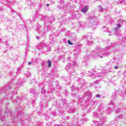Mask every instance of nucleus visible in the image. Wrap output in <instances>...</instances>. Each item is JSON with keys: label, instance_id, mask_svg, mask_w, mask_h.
<instances>
[{"label": "nucleus", "instance_id": "1", "mask_svg": "<svg viewBox=\"0 0 126 126\" xmlns=\"http://www.w3.org/2000/svg\"><path fill=\"white\" fill-rule=\"evenodd\" d=\"M82 12H87L88 11V6L86 5L84 8L81 10Z\"/></svg>", "mask_w": 126, "mask_h": 126}, {"label": "nucleus", "instance_id": "2", "mask_svg": "<svg viewBox=\"0 0 126 126\" xmlns=\"http://www.w3.org/2000/svg\"><path fill=\"white\" fill-rule=\"evenodd\" d=\"M98 8H99V11H103V8H102L100 5L98 6Z\"/></svg>", "mask_w": 126, "mask_h": 126}, {"label": "nucleus", "instance_id": "3", "mask_svg": "<svg viewBox=\"0 0 126 126\" xmlns=\"http://www.w3.org/2000/svg\"><path fill=\"white\" fill-rule=\"evenodd\" d=\"M48 66H49V67H50L51 66V61H48Z\"/></svg>", "mask_w": 126, "mask_h": 126}, {"label": "nucleus", "instance_id": "4", "mask_svg": "<svg viewBox=\"0 0 126 126\" xmlns=\"http://www.w3.org/2000/svg\"><path fill=\"white\" fill-rule=\"evenodd\" d=\"M114 68H115V69H117V68H119V66H115L114 67Z\"/></svg>", "mask_w": 126, "mask_h": 126}, {"label": "nucleus", "instance_id": "5", "mask_svg": "<svg viewBox=\"0 0 126 126\" xmlns=\"http://www.w3.org/2000/svg\"><path fill=\"white\" fill-rule=\"evenodd\" d=\"M36 39H40V37H39V36H36Z\"/></svg>", "mask_w": 126, "mask_h": 126}, {"label": "nucleus", "instance_id": "6", "mask_svg": "<svg viewBox=\"0 0 126 126\" xmlns=\"http://www.w3.org/2000/svg\"><path fill=\"white\" fill-rule=\"evenodd\" d=\"M96 97H97V98H99V97H100V95H99V94H96Z\"/></svg>", "mask_w": 126, "mask_h": 126}, {"label": "nucleus", "instance_id": "7", "mask_svg": "<svg viewBox=\"0 0 126 126\" xmlns=\"http://www.w3.org/2000/svg\"><path fill=\"white\" fill-rule=\"evenodd\" d=\"M31 63H32L31 62H30L28 63V64H29L30 65V64H31Z\"/></svg>", "mask_w": 126, "mask_h": 126}, {"label": "nucleus", "instance_id": "8", "mask_svg": "<svg viewBox=\"0 0 126 126\" xmlns=\"http://www.w3.org/2000/svg\"><path fill=\"white\" fill-rule=\"evenodd\" d=\"M98 126H102V124H98Z\"/></svg>", "mask_w": 126, "mask_h": 126}, {"label": "nucleus", "instance_id": "9", "mask_svg": "<svg viewBox=\"0 0 126 126\" xmlns=\"http://www.w3.org/2000/svg\"><path fill=\"white\" fill-rule=\"evenodd\" d=\"M49 5H50V4H47V6H49Z\"/></svg>", "mask_w": 126, "mask_h": 126}, {"label": "nucleus", "instance_id": "10", "mask_svg": "<svg viewBox=\"0 0 126 126\" xmlns=\"http://www.w3.org/2000/svg\"><path fill=\"white\" fill-rule=\"evenodd\" d=\"M68 43L70 44V45L71 44H70V43L69 42V40H68Z\"/></svg>", "mask_w": 126, "mask_h": 126}, {"label": "nucleus", "instance_id": "11", "mask_svg": "<svg viewBox=\"0 0 126 126\" xmlns=\"http://www.w3.org/2000/svg\"><path fill=\"white\" fill-rule=\"evenodd\" d=\"M117 26H118V27H120V25H117Z\"/></svg>", "mask_w": 126, "mask_h": 126}]
</instances>
